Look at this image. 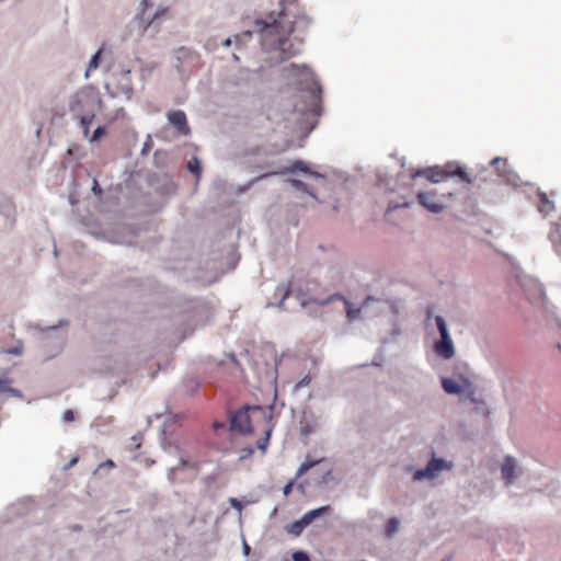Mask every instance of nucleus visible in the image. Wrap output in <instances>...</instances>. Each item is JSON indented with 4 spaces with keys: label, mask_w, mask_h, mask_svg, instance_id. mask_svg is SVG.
<instances>
[{
    "label": "nucleus",
    "mask_w": 561,
    "mask_h": 561,
    "mask_svg": "<svg viewBox=\"0 0 561 561\" xmlns=\"http://www.w3.org/2000/svg\"><path fill=\"white\" fill-rule=\"evenodd\" d=\"M286 0H280L278 12L272 11L266 19H256L254 30H248L233 36L236 45H243L254 33H257L262 49L270 55L272 64L287 60L301 50L302 37L297 31L301 24L307 26L309 21L306 16H298L293 21L285 11Z\"/></svg>",
    "instance_id": "obj_1"
},
{
    "label": "nucleus",
    "mask_w": 561,
    "mask_h": 561,
    "mask_svg": "<svg viewBox=\"0 0 561 561\" xmlns=\"http://www.w3.org/2000/svg\"><path fill=\"white\" fill-rule=\"evenodd\" d=\"M102 103L101 93L93 85H85L69 96V113L78 122L84 137L89 136V127Z\"/></svg>",
    "instance_id": "obj_2"
},
{
    "label": "nucleus",
    "mask_w": 561,
    "mask_h": 561,
    "mask_svg": "<svg viewBox=\"0 0 561 561\" xmlns=\"http://www.w3.org/2000/svg\"><path fill=\"white\" fill-rule=\"evenodd\" d=\"M69 325V320L60 319L57 324L43 325L38 322L30 323L28 329L33 331L35 340L45 353V359L58 356L66 347L68 331L62 330Z\"/></svg>",
    "instance_id": "obj_3"
},
{
    "label": "nucleus",
    "mask_w": 561,
    "mask_h": 561,
    "mask_svg": "<svg viewBox=\"0 0 561 561\" xmlns=\"http://www.w3.org/2000/svg\"><path fill=\"white\" fill-rule=\"evenodd\" d=\"M283 76L293 83L300 85L301 91H306L309 98L308 110L314 112L320 103V95L322 92L321 85L316 78V75L306 65L298 66L290 64L283 69Z\"/></svg>",
    "instance_id": "obj_4"
},
{
    "label": "nucleus",
    "mask_w": 561,
    "mask_h": 561,
    "mask_svg": "<svg viewBox=\"0 0 561 561\" xmlns=\"http://www.w3.org/2000/svg\"><path fill=\"white\" fill-rule=\"evenodd\" d=\"M168 19V9L164 7H159L149 20H145L142 12H139L128 22L122 38L139 42L146 34L153 38L160 31L161 22Z\"/></svg>",
    "instance_id": "obj_5"
},
{
    "label": "nucleus",
    "mask_w": 561,
    "mask_h": 561,
    "mask_svg": "<svg viewBox=\"0 0 561 561\" xmlns=\"http://www.w3.org/2000/svg\"><path fill=\"white\" fill-rule=\"evenodd\" d=\"M434 321L439 333V339L434 342L433 351L438 357L448 360L456 354L455 344L449 333L448 325L442 316L434 317Z\"/></svg>",
    "instance_id": "obj_6"
},
{
    "label": "nucleus",
    "mask_w": 561,
    "mask_h": 561,
    "mask_svg": "<svg viewBox=\"0 0 561 561\" xmlns=\"http://www.w3.org/2000/svg\"><path fill=\"white\" fill-rule=\"evenodd\" d=\"M346 317L350 321H354L360 317L362 313H381L393 308L390 300L368 296L363 301L359 308H355L350 301L345 300Z\"/></svg>",
    "instance_id": "obj_7"
},
{
    "label": "nucleus",
    "mask_w": 561,
    "mask_h": 561,
    "mask_svg": "<svg viewBox=\"0 0 561 561\" xmlns=\"http://www.w3.org/2000/svg\"><path fill=\"white\" fill-rule=\"evenodd\" d=\"M254 411L266 417V410L260 405H243L240 410L230 416V430L240 434H250L253 432L249 412Z\"/></svg>",
    "instance_id": "obj_8"
},
{
    "label": "nucleus",
    "mask_w": 561,
    "mask_h": 561,
    "mask_svg": "<svg viewBox=\"0 0 561 561\" xmlns=\"http://www.w3.org/2000/svg\"><path fill=\"white\" fill-rule=\"evenodd\" d=\"M453 194L438 193L437 190L421 191L416 195L417 203L424 207L427 211L433 214H440L446 205L445 199L450 197Z\"/></svg>",
    "instance_id": "obj_9"
},
{
    "label": "nucleus",
    "mask_w": 561,
    "mask_h": 561,
    "mask_svg": "<svg viewBox=\"0 0 561 561\" xmlns=\"http://www.w3.org/2000/svg\"><path fill=\"white\" fill-rule=\"evenodd\" d=\"M333 508L330 505H323L314 510L306 512L299 519L285 526V530L294 536H299L306 527H308L313 520L323 516L324 514H331Z\"/></svg>",
    "instance_id": "obj_10"
},
{
    "label": "nucleus",
    "mask_w": 561,
    "mask_h": 561,
    "mask_svg": "<svg viewBox=\"0 0 561 561\" xmlns=\"http://www.w3.org/2000/svg\"><path fill=\"white\" fill-rule=\"evenodd\" d=\"M528 301L540 308H545L548 304L543 284L534 277H528Z\"/></svg>",
    "instance_id": "obj_11"
},
{
    "label": "nucleus",
    "mask_w": 561,
    "mask_h": 561,
    "mask_svg": "<svg viewBox=\"0 0 561 561\" xmlns=\"http://www.w3.org/2000/svg\"><path fill=\"white\" fill-rule=\"evenodd\" d=\"M168 123L178 131L180 136L187 137L192 130L187 122L186 114L182 110H173L167 113Z\"/></svg>",
    "instance_id": "obj_12"
},
{
    "label": "nucleus",
    "mask_w": 561,
    "mask_h": 561,
    "mask_svg": "<svg viewBox=\"0 0 561 561\" xmlns=\"http://www.w3.org/2000/svg\"><path fill=\"white\" fill-rule=\"evenodd\" d=\"M283 174H298L302 173L307 176H311L314 179H324V175L317 171H311L308 163H306L302 160H296L294 161L285 171L282 172Z\"/></svg>",
    "instance_id": "obj_13"
},
{
    "label": "nucleus",
    "mask_w": 561,
    "mask_h": 561,
    "mask_svg": "<svg viewBox=\"0 0 561 561\" xmlns=\"http://www.w3.org/2000/svg\"><path fill=\"white\" fill-rule=\"evenodd\" d=\"M130 73V69L123 68L117 81V88L127 101L130 100L134 95V87Z\"/></svg>",
    "instance_id": "obj_14"
},
{
    "label": "nucleus",
    "mask_w": 561,
    "mask_h": 561,
    "mask_svg": "<svg viewBox=\"0 0 561 561\" xmlns=\"http://www.w3.org/2000/svg\"><path fill=\"white\" fill-rule=\"evenodd\" d=\"M447 172L448 170H442L438 168L421 169L414 173V178L425 176L432 183H439L448 178Z\"/></svg>",
    "instance_id": "obj_15"
},
{
    "label": "nucleus",
    "mask_w": 561,
    "mask_h": 561,
    "mask_svg": "<svg viewBox=\"0 0 561 561\" xmlns=\"http://www.w3.org/2000/svg\"><path fill=\"white\" fill-rule=\"evenodd\" d=\"M426 469L431 474V478L435 479L444 469L450 470L453 465L448 463L445 459L438 457H432L427 463Z\"/></svg>",
    "instance_id": "obj_16"
},
{
    "label": "nucleus",
    "mask_w": 561,
    "mask_h": 561,
    "mask_svg": "<svg viewBox=\"0 0 561 561\" xmlns=\"http://www.w3.org/2000/svg\"><path fill=\"white\" fill-rule=\"evenodd\" d=\"M12 379L9 377H3L0 380V400H2V396L8 394L18 399H24V396L20 389L11 387Z\"/></svg>",
    "instance_id": "obj_17"
},
{
    "label": "nucleus",
    "mask_w": 561,
    "mask_h": 561,
    "mask_svg": "<svg viewBox=\"0 0 561 561\" xmlns=\"http://www.w3.org/2000/svg\"><path fill=\"white\" fill-rule=\"evenodd\" d=\"M537 209L540 214L547 215L554 209L553 201L549 199L548 195L542 192H538Z\"/></svg>",
    "instance_id": "obj_18"
},
{
    "label": "nucleus",
    "mask_w": 561,
    "mask_h": 561,
    "mask_svg": "<svg viewBox=\"0 0 561 561\" xmlns=\"http://www.w3.org/2000/svg\"><path fill=\"white\" fill-rule=\"evenodd\" d=\"M440 381L442 388L447 394H460L463 391L462 387L453 378L443 377Z\"/></svg>",
    "instance_id": "obj_19"
},
{
    "label": "nucleus",
    "mask_w": 561,
    "mask_h": 561,
    "mask_svg": "<svg viewBox=\"0 0 561 561\" xmlns=\"http://www.w3.org/2000/svg\"><path fill=\"white\" fill-rule=\"evenodd\" d=\"M515 467L516 463L513 458L506 457L502 465V476L503 478L511 483L515 478Z\"/></svg>",
    "instance_id": "obj_20"
},
{
    "label": "nucleus",
    "mask_w": 561,
    "mask_h": 561,
    "mask_svg": "<svg viewBox=\"0 0 561 561\" xmlns=\"http://www.w3.org/2000/svg\"><path fill=\"white\" fill-rule=\"evenodd\" d=\"M287 183L291 187H294L296 191L301 192L304 194H307V195L316 198L314 192L310 188V186L307 183H305L300 180H297V179H288Z\"/></svg>",
    "instance_id": "obj_21"
},
{
    "label": "nucleus",
    "mask_w": 561,
    "mask_h": 561,
    "mask_svg": "<svg viewBox=\"0 0 561 561\" xmlns=\"http://www.w3.org/2000/svg\"><path fill=\"white\" fill-rule=\"evenodd\" d=\"M322 460L323 458L318 460H311L309 456H307L305 461L298 467L296 478L302 477L306 472H308L310 469L319 465Z\"/></svg>",
    "instance_id": "obj_22"
},
{
    "label": "nucleus",
    "mask_w": 561,
    "mask_h": 561,
    "mask_svg": "<svg viewBox=\"0 0 561 561\" xmlns=\"http://www.w3.org/2000/svg\"><path fill=\"white\" fill-rule=\"evenodd\" d=\"M102 54H103V49L100 48L98 49L91 57L90 61H89V65H88V68L84 72V78L88 79L89 76H90V72L92 70H95L99 68L100 66V61H101V58H102Z\"/></svg>",
    "instance_id": "obj_23"
},
{
    "label": "nucleus",
    "mask_w": 561,
    "mask_h": 561,
    "mask_svg": "<svg viewBox=\"0 0 561 561\" xmlns=\"http://www.w3.org/2000/svg\"><path fill=\"white\" fill-rule=\"evenodd\" d=\"M499 175L504 179V182L507 185L516 187L518 185L519 176L514 173L513 171L502 170L501 168L497 169Z\"/></svg>",
    "instance_id": "obj_24"
},
{
    "label": "nucleus",
    "mask_w": 561,
    "mask_h": 561,
    "mask_svg": "<svg viewBox=\"0 0 561 561\" xmlns=\"http://www.w3.org/2000/svg\"><path fill=\"white\" fill-rule=\"evenodd\" d=\"M186 169L193 173L198 180L202 175V162L197 157H194L191 161L186 163Z\"/></svg>",
    "instance_id": "obj_25"
},
{
    "label": "nucleus",
    "mask_w": 561,
    "mask_h": 561,
    "mask_svg": "<svg viewBox=\"0 0 561 561\" xmlns=\"http://www.w3.org/2000/svg\"><path fill=\"white\" fill-rule=\"evenodd\" d=\"M448 174V178L449 176H457L459 178L462 182H466L468 184H471L472 183V179L470 178V175L466 172L465 169L460 168V167H457L455 170H448L447 172Z\"/></svg>",
    "instance_id": "obj_26"
},
{
    "label": "nucleus",
    "mask_w": 561,
    "mask_h": 561,
    "mask_svg": "<svg viewBox=\"0 0 561 561\" xmlns=\"http://www.w3.org/2000/svg\"><path fill=\"white\" fill-rule=\"evenodd\" d=\"M105 134H106L105 126L99 125L93 130V133L91 135L89 134V136L85 138L89 140V142L94 144V142L100 141L105 136Z\"/></svg>",
    "instance_id": "obj_27"
},
{
    "label": "nucleus",
    "mask_w": 561,
    "mask_h": 561,
    "mask_svg": "<svg viewBox=\"0 0 561 561\" xmlns=\"http://www.w3.org/2000/svg\"><path fill=\"white\" fill-rule=\"evenodd\" d=\"M399 526H400V520L397 517H391L387 523V527H386L387 535L389 537L394 536L399 530Z\"/></svg>",
    "instance_id": "obj_28"
},
{
    "label": "nucleus",
    "mask_w": 561,
    "mask_h": 561,
    "mask_svg": "<svg viewBox=\"0 0 561 561\" xmlns=\"http://www.w3.org/2000/svg\"><path fill=\"white\" fill-rule=\"evenodd\" d=\"M424 479L432 480L431 474L428 473L426 467L415 470L413 473V480L414 481H422Z\"/></svg>",
    "instance_id": "obj_29"
},
{
    "label": "nucleus",
    "mask_w": 561,
    "mask_h": 561,
    "mask_svg": "<svg viewBox=\"0 0 561 561\" xmlns=\"http://www.w3.org/2000/svg\"><path fill=\"white\" fill-rule=\"evenodd\" d=\"M336 299H344V298L341 294H332L324 299H314L313 301L319 306H325Z\"/></svg>",
    "instance_id": "obj_30"
},
{
    "label": "nucleus",
    "mask_w": 561,
    "mask_h": 561,
    "mask_svg": "<svg viewBox=\"0 0 561 561\" xmlns=\"http://www.w3.org/2000/svg\"><path fill=\"white\" fill-rule=\"evenodd\" d=\"M314 431V427L312 424L306 422V423H302L301 422V426H300V434L305 437H308L309 435H311Z\"/></svg>",
    "instance_id": "obj_31"
},
{
    "label": "nucleus",
    "mask_w": 561,
    "mask_h": 561,
    "mask_svg": "<svg viewBox=\"0 0 561 561\" xmlns=\"http://www.w3.org/2000/svg\"><path fill=\"white\" fill-rule=\"evenodd\" d=\"M312 380V377L310 374L306 375L304 378H301L294 387L295 390H298L300 388L307 387L310 385Z\"/></svg>",
    "instance_id": "obj_32"
},
{
    "label": "nucleus",
    "mask_w": 561,
    "mask_h": 561,
    "mask_svg": "<svg viewBox=\"0 0 561 561\" xmlns=\"http://www.w3.org/2000/svg\"><path fill=\"white\" fill-rule=\"evenodd\" d=\"M229 503H230V505H231L234 510H237L238 512H241V511H242L243 505H242L241 501H239L238 499H236V497H230V499H229Z\"/></svg>",
    "instance_id": "obj_33"
},
{
    "label": "nucleus",
    "mask_w": 561,
    "mask_h": 561,
    "mask_svg": "<svg viewBox=\"0 0 561 561\" xmlns=\"http://www.w3.org/2000/svg\"><path fill=\"white\" fill-rule=\"evenodd\" d=\"M401 334V329L400 328H394L391 332V335L389 339L385 340L383 343H391L393 342L397 336H399Z\"/></svg>",
    "instance_id": "obj_34"
},
{
    "label": "nucleus",
    "mask_w": 561,
    "mask_h": 561,
    "mask_svg": "<svg viewBox=\"0 0 561 561\" xmlns=\"http://www.w3.org/2000/svg\"><path fill=\"white\" fill-rule=\"evenodd\" d=\"M91 191L94 195H101L103 190L96 180H93Z\"/></svg>",
    "instance_id": "obj_35"
},
{
    "label": "nucleus",
    "mask_w": 561,
    "mask_h": 561,
    "mask_svg": "<svg viewBox=\"0 0 561 561\" xmlns=\"http://www.w3.org/2000/svg\"><path fill=\"white\" fill-rule=\"evenodd\" d=\"M23 347L21 345L11 347L5 351L7 354L19 356L22 354Z\"/></svg>",
    "instance_id": "obj_36"
},
{
    "label": "nucleus",
    "mask_w": 561,
    "mask_h": 561,
    "mask_svg": "<svg viewBox=\"0 0 561 561\" xmlns=\"http://www.w3.org/2000/svg\"><path fill=\"white\" fill-rule=\"evenodd\" d=\"M151 146H152V140H151L150 136H148L147 140L145 141V144L141 148V154H146L151 149Z\"/></svg>",
    "instance_id": "obj_37"
},
{
    "label": "nucleus",
    "mask_w": 561,
    "mask_h": 561,
    "mask_svg": "<svg viewBox=\"0 0 561 561\" xmlns=\"http://www.w3.org/2000/svg\"><path fill=\"white\" fill-rule=\"evenodd\" d=\"M62 417L67 422H71L75 420V412L72 410H66L62 414Z\"/></svg>",
    "instance_id": "obj_38"
},
{
    "label": "nucleus",
    "mask_w": 561,
    "mask_h": 561,
    "mask_svg": "<svg viewBox=\"0 0 561 561\" xmlns=\"http://www.w3.org/2000/svg\"><path fill=\"white\" fill-rule=\"evenodd\" d=\"M251 552V547L249 546V543L247 542V540L244 538H242V554L244 557H248Z\"/></svg>",
    "instance_id": "obj_39"
},
{
    "label": "nucleus",
    "mask_w": 561,
    "mask_h": 561,
    "mask_svg": "<svg viewBox=\"0 0 561 561\" xmlns=\"http://www.w3.org/2000/svg\"><path fill=\"white\" fill-rule=\"evenodd\" d=\"M547 483L546 482H540V483H534L530 489L533 491H545L547 489Z\"/></svg>",
    "instance_id": "obj_40"
},
{
    "label": "nucleus",
    "mask_w": 561,
    "mask_h": 561,
    "mask_svg": "<svg viewBox=\"0 0 561 561\" xmlns=\"http://www.w3.org/2000/svg\"><path fill=\"white\" fill-rule=\"evenodd\" d=\"M283 294H282V297H280V300L278 302V307L283 308V305H284V301L285 299L289 296V289L288 288H279Z\"/></svg>",
    "instance_id": "obj_41"
},
{
    "label": "nucleus",
    "mask_w": 561,
    "mask_h": 561,
    "mask_svg": "<svg viewBox=\"0 0 561 561\" xmlns=\"http://www.w3.org/2000/svg\"><path fill=\"white\" fill-rule=\"evenodd\" d=\"M293 491V481H288L284 486H283V494L285 496H288Z\"/></svg>",
    "instance_id": "obj_42"
},
{
    "label": "nucleus",
    "mask_w": 561,
    "mask_h": 561,
    "mask_svg": "<svg viewBox=\"0 0 561 561\" xmlns=\"http://www.w3.org/2000/svg\"><path fill=\"white\" fill-rule=\"evenodd\" d=\"M141 436L142 434L140 432H138L137 434L133 435L131 436V440L133 442H136V445H135V448L138 449L140 447V439H141Z\"/></svg>",
    "instance_id": "obj_43"
},
{
    "label": "nucleus",
    "mask_w": 561,
    "mask_h": 561,
    "mask_svg": "<svg viewBox=\"0 0 561 561\" xmlns=\"http://www.w3.org/2000/svg\"><path fill=\"white\" fill-rule=\"evenodd\" d=\"M267 438H261L257 440V448L261 450H265L267 446Z\"/></svg>",
    "instance_id": "obj_44"
},
{
    "label": "nucleus",
    "mask_w": 561,
    "mask_h": 561,
    "mask_svg": "<svg viewBox=\"0 0 561 561\" xmlns=\"http://www.w3.org/2000/svg\"><path fill=\"white\" fill-rule=\"evenodd\" d=\"M141 5L144 7L142 10L140 12H142V15L145 14V10L148 8V7H151L152 5V2L151 0H142L141 1Z\"/></svg>",
    "instance_id": "obj_45"
},
{
    "label": "nucleus",
    "mask_w": 561,
    "mask_h": 561,
    "mask_svg": "<svg viewBox=\"0 0 561 561\" xmlns=\"http://www.w3.org/2000/svg\"><path fill=\"white\" fill-rule=\"evenodd\" d=\"M77 462H78V457H73V458L69 461V463H67V465L64 467V469H65V470H68V469H70L71 467H73Z\"/></svg>",
    "instance_id": "obj_46"
},
{
    "label": "nucleus",
    "mask_w": 561,
    "mask_h": 561,
    "mask_svg": "<svg viewBox=\"0 0 561 561\" xmlns=\"http://www.w3.org/2000/svg\"><path fill=\"white\" fill-rule=\"evenodd\" d=\"M434 317H436L434 313H433V310L430 308L426 310V322L428 323L430 320H434Z\"/></svg>",
    "instance_id": "obj_47"
},
{
    "label": "nucleus",
    "mask_w": 561,
    "mask_h": 561,
    "mask_svg": "<svg viewBox=\"0 0 561 561\" xmlns=\"http://www.w3.org/2000/svg\"><path fill=\"white\" fill-rule=\"evenodd\" d=\"M232 42L234 41L231 37H228L222 42V46L229 47L232 44Z\"/></svg>",
    "instance_id": "obj_48"
},
{
    "label": "nucleus",
    "mask_w": 561,
    "mask_h": 561,
    "mask_svg": "<svg viewBox=\"0 0 561 561\" xmlns=\"http://www.w3.org/2000/svg\"><path fill=\"white\" fill-rule=\"evenodd\" d=\"M105 466L113 467V466H114L113 460L107 459L105 462L101 463V465L99 466V468H102V467H105Z\"/></svg>",
    "instance_id": "obj_49"
},
{
    "label": "nucleus",
    "mask_w": 561,
    "mask_h": 561,
    "mask_svg": "<svg viewBox=\"0 0 561 561\" xmlns=\"http://www.w3.org/2000/svg\"><path fill=\"white\" fill-rule=\"evenodd\" d=\"M502 161L501 157H495L494 159H492L489 164L490 165H495L497 163H500Z\"/></svg>",
    "instance_id": "obj_50"
},
{
    "label": "nucleus",
    "mask_w": 561,
    "mask_h": 561,
    "mask_svg": "<svg viewBox=\"0 0 561 561\" xmlns=\"http://www.w3.org/2000/svg\"><path fill=\"white\" fill-rule=\"evenodd\" d=\"M331 473H332V471H331V470H328V471L323 474L322 480H323L324 482H327V481L329 480V478L331 477Z\"/></svg>",
    "instance_id": "obj_51"
},
{
    "label": "nucleus",
    "mask_w": 561,
    "mask_h": 561,
    "mask_svg": "<svg viewBox=\"0 0 561 561\" xmlns=\"http://www.w3.org/2000/svg\"><path fill=\"white\" fill-rule=\"evenodd\" d=\"M176 468H178V467H172V468H170V469H169V473H168V476H169V478H170V479H171V477H172V474L174 473V470H175Z\"/></svg>",
    "instance_id": "obj_52"
},
{
    "label": "nucleus",
    "mask_w": 561,
    "mask_h": 561,
    "mask_svg": "<svg viewBox=\"0 0 561 561\" xmlns=\"http://www.w3.org/2000/svg\"><path fill=\"white\" fill-rule=\"evenodd\" d=\"M468 398L470 399V401H471L472 403H474V402H476L474 392H471V393L468 396Z\"/></svg>",
    "instance_id": "obj_53"
},
{
    "label": "nucleus",
    "mask_w": 561,
    "mask_h": 561,
    "mask_svg": "<svg viewBox=\"0 0 561 561\" xmlns=\"http://www.w3.org/2000/svg\"><path fill=\"white\" fill-rule=\"evenodd\" d=\"M247 455L253 454V448L249 447L243 450Z\"/></svg>",
    "instance_id": "obj_54"
},
{
    "label": "nucleus",
    "mask_w": 561,
    "mask_h": 561,
    "mask_svg": "<svg viewBox=\"0 0 561 561\" xmlns=\"http://www.w3.org/2000/svg\"><path fill=\"white\" fill-rule=\"evenodd\" d=\"M539 480H547V477L543 474V472H540L539 473V477H538Z\"/></svg>",
    "instance_id": "obj_55"
},
{
    "label": "nucleus",
    "mask_w": 561,
    "mask_h": 561,
    "mask_svg": "<svg viewBox=\"0 0 561 561\" xmlns=\"http://www.w3.org/2000/svg\"><path fill=\"white\" fill-rule=\"evenodd\" d=\"M270 437H271V430H267L265 432V437L264 438H267V442L270 440Z\"/></svg>",
    "instance_id": "obj_56"
},
{
    "label": "nucleus",
    "mask_w": 561,
    "mask_h": 561,
    "mask_svg": "<svg viewBox=\"0 0 561 561\" xmlns=\"http://www.w3.org/2000/svg\"><path fill=\"white\" fill-rule=\"evenodd\" d=\"M187 462L185 459L181 458L180 461H179V465L180 466H185Z\"/></svg>",
    "instance_id": "obj_57"
},
{
    "label": "nucleus",
    "mask_w": 561,
    "mask_h": 561,
    "mask_svg": "<svg viewBox=\"0 0 561 561\" xmlns=\"http://www.w3.org/2000/svg\"><path fill=\"white\" fill-rule=\"evenodd\" d=\"M451 558H453V556H447L444 559H442V561H451Z\"/></svg>",
    "instance_id": "obj_58"
},
{
    "label": "nucleus",
    "mask_w": 561,
    "mask_h": 561,
    "mask_svg": "<svg viewBox=\"0 0 561 561\" xmlns=\"http://www.w3.org/2000/svg\"><path fill=\"white\" fill-rule=\"evenodd\" d=\"M224 426H225V425H224L222 423H215V427H216V428H221V427H224Z\"/></svg>",
    "instance_id": "obj_59"
},
{
    "label": "nucleus",
    "mask_w": 561,
    "mask_h": 561,
    "mask_svg": "<svg viewBox=\"0 0 561 561\" xmlns=\"http://www.w3.org/2000/svg\"><path fill=\"white\" fill-rule=\"evenodd\" d=\"M150 424H151V417H150V416H148V417H147V426H149Z\"/></svg>",
    "instance_id": "obj_60"
},
{
    "label": "nucleus",
    "mask_w": 561,
    "mask_h": 561,
    "mask_svg": "<svg viewBox=\"0 0 561 561\" xmlns=\"http://www.w3.org/2000/svg\"><path fill=\"white\" fill-rule=\"evenodd\" d=\"M556 348H557V350H559V351H561V343H557V344H556Z\"/></svg>",
    "instance_id": "obj_61"
},
{
    "label": "nucleus",
    "mask_w": 561,
    "mask_h": 561,
    "mask_svg": "<svg viewBox=\"0 0 561 561\" xmlns=\"http://www.w3.org/2000/svg\"><path fill=\"white\" fill-rule=\"evenodd\" d=\"M232 58L233 60L239 61V57L236 54L232 55Z\"/></svg>",
    "instance_id": "obj_62"
},
{
    "label": "nucleus",
    "mask_w": 561,
    "mask_h": 561,
    "mask_svg": "<svg viewBox=\"0 0 561 561\" xmlns=\"http://www.w3.org/2000/svg\"><path fill=\"white\" fill-rule=\"evenodd\" d=\"M273 174H275V173L273 172V173L264 174L263 176L267 178V176L273 175Z\"/></svg>",
    "instance_id": "obj_63"
},
{
    "label": "nucleus",
    "mask_w": 561,
    "mask_h": 561,
    "mask_svg": "<svg viewBox=\"0 0 561 561\" xmlns=\"http://www.w3.org/2000/svg\"><path fill=\"white\" fill-rule=\"evenodd\" d=\"M301 306H302V307H306V306H307V302H306V301H302V302H301Z\"/></svg>",
    "instance_id": "obj_64"
}]
</instances>
